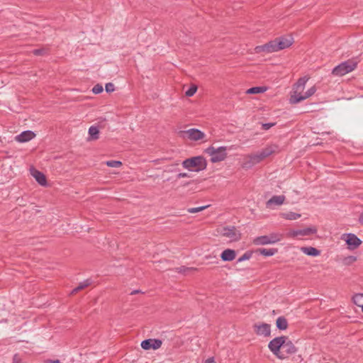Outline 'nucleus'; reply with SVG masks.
<instances>
[{
	"mask_svg": "<svg viewBox=\"0 0 363 363\" xmlns=\"http://www.w3.org/2000/svg\"><path fill=\"white\" fill-rule=\"evenodd\" d=\"M138 292H139V291H138V290H134V291H133L131 292V294H137V293H138Z\"/></svg>",
	"mask_w": 363,
	"mask_h": 363,
	"instance_id": "de8ad7c7",
	"label": "nucleus"
},
{
	"mask_svg": "<svg viewBox=\"0 0 363 363\" xmlns=\"http://www.w3.org/2000/svg\"><path fill=\"white\" fill-rule=\"evenodd\" d=\"M227 150L228 147L225 146L216 147L211 145L205 150V152L211 156V162L216 163L225 159Z\"/></svg>",
	"mask_w": 363,
	"mask_h": 363,
	"instance_id": "7ed1b4c3",
	"label": "nucleus"
},
{
	"mask_svg": "<svg viewBox=\"0 0 363 363\" xmlns=\"http://www.w3.org/2000/svg\"><path fill=\"white\" fill-rule=\"evenodd\" d=\"M177 165H178V164H172V165H171L169 167H167V169H166V171L169 172H172L175 171L174 167L176 166H177Z\"/></svg>",
	"mask_w": 363,
	"mask_h": 363,
	"instance_id": "79ce46f5",
	"label": "nucleus"
},
{
	"mask_svg": "<svg viewBox=\"0 0 363 363\" xmlns=\"http://www.w3.org/2000/svg\"><path fill=\"white\" fill-rule=\"evenodd\" d=\"M277 148V146L271 145L258 151L256 153L249 155L244 162V167L246 168H250L256 164L259 163L264 159L273 154L276 151Z\"/></svg>",
	"mask_w": 363,
	"mask_h": 363,
	"instance_id": "f257e3e1",
	"label": "nucleus"
},
{
	"mask_svg": "<svg viewBox=\"0 0 363 363\" xmlns=\"http://www.w3.org/2000/svg\"><path fill=\"white\" fill-rule=\"evenodd\" d=\"M197 87L196 86H190L186 91V96H192L196 91Z\"/></svg>",
	"mask_w": 363,
	"mask_h": 363,
	"instance_id": "c9c22d12",
	"label": "nucleus"
},
{
	"mask_svg": "<svg viewBox=\"0 0 363 363\" xmlns=\"http://www.w3.org/2000/svg\"><path fill=\"white\" fill-rule=\"evenodd\" d=\"M274 125V123H264V124H262V129L267 130H269V128H271Z\"/></svg>",
	"mask_w": 363,
	"mask_h": 363,
	"instance_id": "ea45409f",
	"label": "nucleus"
},
{
	"mask_svg": "<svg viewBox=\"0 0 363 363\" xmlns=\"http://www.w3.org/2000/svg\"><path fill=\"white\" fill-rule=\"evenodd\" d=\"M359 222L363 224V213L359 216Z\"/></svg>",
	"mask_w": 363,
	"mask_h": 363,
	"instance_id": "49530a36",
	"label": "nucleus"
},
{
	"mask_svg": "<svg viewBox=\"0 0 363 363\" xmlns=\"http://www.w3.org/2000/svg\"><path fill=\"white\" fill-rule=\"evenodd\" d=\"M353 302L359 307L363 306V294H357L353 296Z\"/></svg>",
	"mask_w": 363,
	"mask_h": 363,
	"instance_id": "c85d7f7f",
	"label": "nucleus"
},
{
	"mask_svg": "<svg viewBox=\"0 0 363 363\" xmlns=\"http://www.w3.org/2000/svg\"><path fill=\"white\" fill-rule=\"evenodd\" d=\"M236 257V252L234 250L226 249L223 251L220 258L223 262L233 261Z\"/></svg>",
	"mask_w": 363,
	"mask_h": 363,
	"instance_id": "a211bd4d",
	"label": "nucleus"
},
{
	"mask_svg": "<svg viewBox=\"0 0 363 363\" xmlns=\"http://www.w3.org/2000/svg\"><path fill=\"white\" fill-rule=\"evenodd\" d=\"M357 60H348L336 66L333 69V74L336 76H343L353 71L357 67Z\"/></svg>",
	"mask_w": 363,
	"mask_h": 363,
	"instance_id": "20e7f679",
	"label": "nucleus"
},
{
	"mask_svg": "<svg viewBox=\"0 0 363 363\" xmlns=\"http://www.w3.org/2000/svg\"><path fill=\"white\" fill-rule=\"evenodd\" d=\"M267 90L265 86H253L248 89L246 93L248 94H255L259 93H264Z\"/></svg>",
	"mask_w": 363,
	"mask_h": 363,
	"instance_id": "a878e982",
	"label": "nucleus"
},
{
	"mask_svg": "<svg viewBox=\"0 0 363 363\" xmlns=\"http://www.w3.org/2000/svg\"><path fill=\"white\" fill-rule=\"evenodd\" d=\"M285 200V196L283 195L273 196L267 202V207L272 208L274 206L281 205Z\"/></svg>",
	"mask_w": 363,
	"mask_h": 363,
	"instance_id": "dca6fc26",
	"label": "nucleus"
},
{
	"mask_svg": "<svg viewBox=\"0 0 363 363\" xmlns=\"http://www.w3.org/2000/svg\"><path fill=\"white\" fill-rule=\"evenodd\" d=\"M44 363H62L59 359H47Z\"/></svg>",
	"mask_w": 363,
	"mask_h": 363,
	"instance_id": "c03bdc74",
	"label": "nucleus"
},
{
	"mask_svg": "<svg viewBox=\"0 0 363 363\" xmlns=\"http://www.w3.org/2000/svg\"><path fill=\"white\" fill-rule=\"evenodd\" d=\"M105 89L108 93L113 92L115 89L114 84L111 82L106 84Z\"/></svg>",
	"mask_w": 363,
	"mask_h": 363,
	"instance_id": "4c0bfd02",
	"label": "nucleus"
},
{
	"mask_svg": "<svg viewBox=\"0 0 363 363\" xmlns=\"http://www.w3.org/2000/svg\"><path fill=\"white\" fill-rule=\"evenodd\" d=\"M21 359L19 358L17 354H14L13 357V362L12 363H20Z\"/></svg>",
	"mask_w": 363,
	"mask_h": 363,
	"instance_id": "37998d69",
	"label": "nucleus"
},
{
	"mask_svg": "<svg viewBox=\"0 0 363 363\" xmlns=\"http://www.w3.org/2000/svg\"><path fill=\"white\" fill-rule=\"evenodd\" d=\"M183 137H186L191 140H199L204 138L205 134L199 129L190 128L182 132Z\"/></svg>",
	"mask_w": 363,
	"mask_h": 363,
	"instance_id": "f8f14e48",
	"label": "nucleus"
},
{
	"mask_svg": "<svg viewBox=\"0 0 363 363\" xmlns=\"http://www.w3.org/2000/svg\"><path fill=\"white\" fill-rule=\"evenodd\" d=\"M277 249L275 248H262L259 250V252L260 255H264L265 257L273 256L277 252Z\"/></svg>",
	"mask_w": 363,
	"mask_h": 363,
	"instance_id": "393cba45",
	"label": "nucleus"
},
{
	"mask_svg": "<svg viewBox=\"0 0 363 363\" xmlns=\"http://www.w3.org/2000/svg\"><path fill=\"white\" fill-rule=\"evenodd\" d=\"M315 92V86L311 87L303 95L301 93H298V94H291L290 97V103L292 104H298L300 101L310 97Z\"/></svg>",
	"mask_w": 363,
	"mask_h": 363,
	"instance_id": "9b49d317",
	"label": "nucleus"
},
{
	"mask_svg": "<svg viewBox=\"0 0 363 363\" xmlns=\"http://www.w3.org/2000/svg\"><path fill=\"white\" fill-rule=\"evenodd\" d=\"M88 133L90 140H96L99 138V130L96 126L91 125L89 127Z\"/></svg>",
	"mask_w": 363,
	"mask_h": 363,
	"instance_id": "b1692460",
	"label": "nucleus"
},
{
	"mask_svg": "<svg viewBox=\"0 0 363 363\" xmlns=\"http://www.w3.org/2000/svg\"><path fill=\"white\" fill-rule=\"evenodd\" d=\"M184 168L189 171L200 172L206 168L207 163L206 159L202 156H196L186 159L182 162Z\"/></svg>",
	"mask_w": 363,
	"mask_h": 363,
	"instance_id": "f03ea898",
	"label": "nucleus"
},
{
	"mask_svg": "<svg viewBox=\"0 0 363 363\" xmlns=\"http://www.w3.org/2000/svg\"><path fill=\"white\" fill-rule=\"evenodd\" d=\"M31 174L35 179L36 182L41 186H45L47 184L45 176L43 173L37 169H32Z\"/></svg>",
	"mask_w": 363,
	"mask_h": 363,
	"instance_id": "6ab92c4d",
	"label": "nucleus"
},
{
	"mask_svg": "<svg viewBox=\"0 0 363 363\" xmlns=\"http://www.w3.org/2000/svg\"><path fill=\"white\" fill-rule=\"evenodd\" d=\"M90 284L91 281L89 279L84 280V281L79 283V284L72 290V293H76L84 289L85 287L88 286Z\"/></svg>",
	"mask_w": 363,
	"mask_h": 363,
	"instance_id": "c756f323",
	"label": "nucleus"
},
{
	"mask_svg": "<svg viewBox=\"0 0 363 363\" xmlns=\"http://www.w3.org/2000/svg\"><path fill=\"white\" fill-rule=\"evenodd\" d=\"M255 50L257 53H272L279 51L276 39L271 40L264 45H258Z\"/></svg>",
	"mask_w": 363,
	"mask_h": 363,
	"instance_id": "423d86ee",
	"label": "nucleus"
},
{
	"mask_svg": "<svg viewBox=\"0 0 363 363\" xmlns=\"http://www.w3.org/2000/svg\"><path fill=\"white\" fill-rule=\"evenodd\" d=\"M297 350L294 345V343L288 339H286L285 342L282 345V348L281 352L283 354V358L281 359H284L288 357L289 355L295 354Z\"/></svg>",
	"mask_w": 363,
	"mask_h": 363,
	"instance_id": "ddd939ff",
	"label": "nucleus"
},
{
	"mask_svg": "<svg viewBox=\"0 0 363 363\" xmlns=\"http://www.w3.org/2000/svg\"><path fill=\"white\" fill-rule=\"evenodd\" d=\"M47 50L45 48L35 49L33 50V55L36 56L45 55L47 54Z\"/></svg>",
	"mask_w": 363,
	"mask_h": 363,
	"instance_id": "72a5a7b5",
	"label": "nucleus"
},
{
	"mask_svg": "<svg viewBox=\"0 0 363 363\" xmlns=\"http://www.w3.org/2000/svg\"><path fill=\"white\" fill-rule=\"evenodd\" d=\"M207 207H208V206H199V207H196V208H190L188 209V212L190 213H198V212H200V211L206 209Z\"/></svg>",
	"mask_w": 363,
	"mask_h": 363,
	"instance_id": "f704fd0d",
	"label": "nucleus"
},
{
	"mask_svg": "<svg viewBox=\"0 0 363 363\" xmlns=\"http://www.w3.org/2000/svg\"><path fill=\"white\" fill-rule=\"evenodd\" d=\"M35 134L31 130H25L17 135L15 140L18 143H26L34 138Z\"/></svg>",
	"mask_w": 363,
	"mask_h": 363,
	"instance_id": "2eb2a0df",
	"label": "nucleus"
},
{
	"mask_svg": "<svg viewBox=\"0 0 363 363\" xmlns=\"http://www.w3.org/2000/svg\"><path fill=\"white\" fill-rule=\"evenodd\" d=\"M252 255V252L250 251L245 252L241 257H240L238 259V262H241L245 260H248L251 258Z\"/></svg>",
	"mask_w": 363,
	"mask_h": 363,
	"instance_id": "473e14b6",
	"label": "nucleus"
},
{
	"mask_svg": "<svg viewBox=\"0 0 363 363\" xmlns=\"http://www.w3.org/2000/svg\"><path fill=\"white\" fill-rule=\"evenodd\" d=\"M222 235L230 239V241H237L240 239L241 234L234 226L225 227L222 230Z\"/></svg>",
	"mask_w": 363,
	"mask_h": 363,
	"instance_id": "6e6552de",
	"label": "nucleus"
},
{
	"mask_svg": "<svg viewBox=\"0 0 363 363\" xmlns=\"http://www.w3.org/2000/svg\"><path fill=\"white\" fill-rule=\"evenodd\" d=\"M276 326L280 330H285L288 328L287 320L284 316H279L276 320Z\"/></svg>",
	"mask_w": 363,
	"mask_h": 363,
	"instance_id": "412c9836",
	"label": "nucleus"
},
{
	"mask_svg": "<svg viewBox=\"0 0 363 363\" xmlns=\"http://www.w3.org/2000/svg\"><path fill=\"white\" fill-rule=\"evenodd\" d=\"M357 260V257H354V256H347V257H345L342 259V264L344 265H347V266H349V265H351L352 264H353L355 261Z\"/></svg>",
	"mask_w": 363,
	"mask_h": 363,
	"instance_id": "7c9ffc66",
	"label": "nucleus"
},
{
	"mask_svg": "<svg viewBox=\"0 0 363 363\" xmlns=\"http://www.w3.org/2000/svg\"><path fill=\"white\" fill-rule=\"evenodd\" d=\"M106 164L110 167H119L122 165V162L118 160H108L106 162Z\"/></svg>",
	"mask_w": 363,
	"mask_h": 363,
	"instance_id": "2f4dec72",
	"label": "nucleus"
},
{
	"mask_svg": "<svg viewBox=\"0 0 363 363\" xmlns=\"http://www.w3.org/2000/svg\"><path fill=\"white\" fill-rule=\"evenodd\" d=\"M281 216L284 218L289 220H294L301 217V214L291 211L283 213Z\"/></svg>",
	"mask_w": 363,
	"mask_h": 363,
	"instance_id": "bb28decb",
	"label": "nucleus"
},
{
	"mask_svg": "<svg viewBox=\"0 0 363 363\" xmlns=\"http://www.w3.org/2000/svg\"><path fill=\"white\" fill-rule=\"evenodd\" d=\"M162 342L159 339H146L141 342L140 346L145 350H157L162 346Z\"/></svg>",
	"mask_w": 363,
	"mask_h": 363,
	"instance_id": "9d476101",
	"label": "nucleus"
},
{
	"mask_svg": "<svg viewBox=\"0 0 363 363\" xmlns=\"http://www.w3.org/2000/svg\"><path fill=\"white\" fill-rule=\"evenodd\" d=\"M205 363H216L213 357H210L206 360Z\"/></svg>",
	"mask_w": 363,
	"mask_h": 363,
	"instance_id": "a18cd8bd",
	"label": "nucleus"
},
{
	"mask_svg": "<svg viewBox=\"0 0 363 363\" xmlns=\"http://www.w3.org/2000/svg\"><path fill=\"white\" fill-rule=\"evenodd\" d=\"M103 90H104L103 86L99 84H96L92 88V92L95 94L101 93L103 91Z\"/></svg>",
	"mask_w": 363,
	"mask_h": 363,
	"instance_id": "e433bc0d",
	"label": "nucleus"
},
{
	"mask_svg": "<svg viewBox=\"0 0 363 363\" xmlns=\"http://www.w3.org/2000/svg\"><path fill=\"white\" fill-rule=\"evenodd\" d=\"M254 329L255 333L259 336L267 337L271 335V326L268 323H256L254 325Z\"/></svg>",
	"mask_w": 363,
	"mask_h": 363,
	"instance_id": "1a4fd4ad",
	"label": "nucleus"
},
{
	"mask_svg": "<svg viewBox=\"0 0 363 363\" xmlns=\"http://www.w3.org/2000/svg\"><path fill=\"white\" fill-rule=\"evenodd\" d=\"M307 80L308 79L306 77L300 78L294 85L293 94L301 93V91L304 89Z\"/></svg>",
	"mask_w": 363,
	"mask_h": 363,
	"instance_id": "aec40b11",
	"label": "nucleus"
},
{
	"mask_svg": "<svg viewBox=\"0 0 363 363\" xmlns=\"http://www.w3.org/2000/svg\"><path fill=\"white\" fill-rule=\"evenodd\" d=\"M185 177H190V176L188 173H186V172L179 173L177 175V179L185 178Z\"/></svg>",
	"mask_w": 363,
	"mask_h": 363,
	"instance_id": "a19ab883",
	"label": "nucleus"
},
{
	"mask_svg": "<svg viewBox=\"0 0 363 363\" xmlns=\"http://www.w3.org/2000/svg\"><path fill=\"white\" fill-rule=\"evenodd\" d=\"M342 240L346 242L348 245V248L350 250L357 248L362 243L360 239H359L354 234L352 233L342 235Z\"/></svg>",
	"mask_w": 363,
	"mask_h": 363,
	"instance_id": "0eeeda50",
	"label": "nucleus"
},
{
	"mask_svg": "<svg viewBox=\"0 0 363 363\" xmlns=\"http://www.w3.org/2000/svg\"><path fill=\"white\" fill-rule=\"evenodd\" d=\"M268 238L271 241L270 243L272 245L280 241L281 240L282 235L280 233H272L268 235Z\"/></svg>",
	"mask_w": 363,
	"mask_h": 363,
	"instance_id": "cd10ccee",
	"label": "nucleus"
},
{
	"mask_svg": "<svg viewBox=\"0 0 363 363\" xmlns=\"http://www.w3.org/2000/svg\"><path fill=\"white\" fill-rule=\"evenodd\" d=\"M276 41L279 51L290 47L292 45L293 39L291 38L280 37L276 38Z\"/></svg>",
	"mask_w": 363,
	"mask_h": 363,
	"instance_id": "f3484780",
	"label": "nucleus"
},
{
	"mask_svg": "<svg viewBox=\"0 0 363 363\" xmlns=\"http://www.w3.org/2000/svg\"><path fill=\"white\" fill-rule=\"evenodd\" d=\"M286 339H288V337L285 335L277 337L272 339L268 344L269 350L278 359H282L284 357L281 350Z\"/></svg>",
	"mask_w": 363,
	"mask_h": 363,
	"instance_id": "39448f33",
	"label": "nucleus"
},
{
	"mask_svg": "<svg viewBox=\"0 0 363 363\" xmlns=\"http://www.w3.org/2000/svg\"><path fill=\"white\" fill-rule=\"evenodd\" d=\"M362 312H363V306L362 307Z\"/></svg>",
	"mask_w": 363,
	"mask_h": 363,
	"instance_id": "09e8293b",
	"label": "nucleus"
},
{
	"mask_svg": "<svg viewBox=\"0 0 363 363\" xmlns=\"http://www.w3.org/2000/svg\"><path fill=\"white\" fill-rule=\"evenodd\" d=\"M270 242L268 235L259 236L254 240V243L257 245H271Z\"/></svg>",
	"mask_w": 363,
	"mask_h": 363,
	"instance_id": "4be33fe9",
	"label": "nucleus"
},
{
	"mask_svg": "<svg viewBox=\"0 0 363 363\" xmlns=\"http://www.w3.org/2000/svg\"><path fill=\"white\" fill-rule=\"evenodd\" d=\"M301 251L309 256H318V249L313 247H302Z\"/></svg>",
	"mask_w": 363,
	"mask_h": 363,
	"instance_id": "5701e85b",
	"label": "nucleus"
},
{
	"mask_svg": "<svg viewBox=\"0 0 363 363\" xmlns=\"http://www.w3.org/2000/svg\"><path fill=\"white\" fill-rule=\"evenodd\" d=\"M316 232L315 228H305L303 229L292 230L289 232V235L292 238L299 236H306Z\"/></svg>",
	"mask_w": 363,
	"mask_h": 363,
	"instance_id": "4468645a",
	"label": "nucleus"
},
{
	"mask_svg": "<svg viewBox=\"0 0 363 363\" xmlns=\"http://www.w3.org/2000/svg\"><path fill=\"white\" fill-rule=\"evenodd\" d=\"M178 270H179V272L185 274L188 271L193 270V268H189V267H186L182 266V267H180L179 268H178Z\"/></svg>",
	"mask_w": 363,
	"mask_h": 363,
	"instance_id": "58836bf2",
	"label": "nucleus"
}]
</instances>
